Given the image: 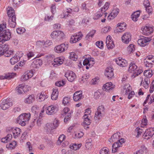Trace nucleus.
Masks as SVG:
<instances>
[{"mask_svg":"<svg viewBox=\"0 0 154 154\" xmlns=\"http://www.w3.org/2000/svg\"><path fill=\"white\" fill-rule=\"evenodd\" d=\"M6 25V23L0 24V45L5 41L9 40L11 38V34L9 30L5 29Z\"/></svg>","mask_w":154,"mask_h":154,"instance_id":"1","label":"nucleus"},{"mask_svg":"<svg viewBox=\"0 0 154 154\" xmlns=\"http://www.w3.org/2000/svg\"><path fill=\"white\" fill-rule=\"evenodd\" d=\"M31 114L30 113H23L21 114L17 118V121L21 126H25L28 123L30 119Z\"/></svg>","mask_w":154,"mask_h":154,"instance_id":"2","label":"nucleus"},{"mask_svg":"<svg viewBox=\"0 0 154 154\" xmlns=\"http://www.w3.org/2000/svg\"><path fill=\"white\" fill-rule=\"evenodd\" d=\"M128 71L129 72L133 73L131 77L134 78L140 74L143 71L141 69H138L137 66L134 63H131L130 64Z\"/></svg>","mask_w":154,"mask_h":154,"instance_id":"3","label":"nucleus"},{"mask_svg":"<svg viewBox=\"0 0 154 154\" xmlns=\"http://www.w3.org/2000/svg\"><path fill=\"white\" fill-rule=\"evenodd\" d=\"M104 109L103 106L101 105L98 107L94 117L96 121H98L104 116L105 114Z\"/></svg>","mask_w":154,"mask_h":154,"instance_id":"4","label":"nucleus"},{"mask_svg":"<svg viewBox=\"0 0 154 154\" xmlns=\"http://www.w3.org/2000/svg\"><path fill=\"white\" fill-rule=\"evenodd\" d=\"M58 110V108L57 106L51 105L46 108V112L49 115H52L55 114Z\"/></svg>","mask_w":154,"mask_h":154,"instance_id":"5","label":"nucleus"},{"mask_svg":"<svg viewBox=\"0 0 154 154\" xmlns=\"http://www.w3.org/2000/svg\"><path fill=\"white\" fill-rule=\"evenodd\" d=\"M68 48V44L66 43H64L56 46L54 48V50L56 52L60 53L67 50Z\"/></svg>","mask_w":154,"mask_h":154,"instance_id":"6","label":"nucleus"},{"mask_svg":"<svg viewBox=\"0 0 154 154\" xmlns=\"http://www.w3.org/2000/svg\"><path fill=\"white\" fill-rule=\"evenodd\" d=\"M154 134V128H149L146 129L143 135V137L148 140L151 138Z\"/></svg>","mask_w":154,"mask_h":154,"instance_id":"7","label":"nucleus"},{"mask_svg":"<svg viewBox=\"0 0 154 154\" xmlns=\"http://www.w3.org/2000/svg\"><path fill=\"white\" fill-rule=\"evenodd\" d=\"M151 40V38L145 37L143 36L140 37L137 41L138 44L141 46L144 47L148 44V42Z\"/></svg>","mask_w":154,"mask_h":154,"instance_id":"8","label":"nucleus"},{"mask_svg":"<svg viewBox=\"0 0 154 154\" xmlns=\"http://www.w3.org/2000/svg\"><path fill=\"white\" fill-rule=\"evenodd\" d=\"M13 105L12 102L10 101L8 99L2 100L0 103V107L3 110H6Z\"/></svg>","mask_w":154,"mask_h":154,"instance_id":"9","label":"nucleus"},{"mask_svg":"<svg viewBox=\"0 0 154 154\" xmlns=\"http://www.w3.org/2000/svg\"><path fill=\"white\" fill-rule=\"evenodd\" d=\"M7 130L9 131L11 133H13L14 137L15 138L18 137L21 132V129L17 128H14L9 127L7 128Z\"/></svg>","mask_w":154,"mask_h":154,"instance_id":"10","label":"nucleus"},{"mask_svg":"<svg viewBox=\"0 0 154 154\" xmlns=\"http://www.w3.org/2000/svg\"><path fill=\"white\" fill-rule=\"evenodd\" d=\"M83 35L80 32L78 34H75L71 37L70 42L71 43H75L80 40L82 38Z\"/></svg>","mask_w":154,"mask_h":154,"instance_id":"11","label":"nucleus"},{"mask_svg":"<svg viewBox=\"0 0 154 154\" xmlns=\"http://www.w3.org/2000/svg\"><path fill=\"white\" fill-rule=\"evenodd\" d=\"M65 77H66L69 81L72 82L76 78V75L75 73L72 71H68L65 74Z\"/></svg>","mask_w":154,"mask_h":154,"instance_id":"12","label":"nucleus"},{"mask_svg":"<svg viewBox=\"0 0 154 154\" xmlns=\"http://www.w3.org/2000/svg\"><path fill=\"white\" fill-rule=\"evenodd\" d=\"M141 30L144 35H148L153 32V27L149 26H146L142 27Z\"/></svg>","mask_w":154,"mask_h":154,"instance_id":"13","label":"nucleus"},{"mask_svg":"<svg viewBox=\"0 0 154 154\" xmlns=\"http://www.w3.org/2000/svg\"><path fill=\"white\" fill-rule=\"evenodd\" d=\"M131 35L128 32L125 33L122 37V42L124 43L127 44L131 41Z\"/></svg>","mask_w":154,"mask_h":154,"instance_id":"14","label":"nucleus"},{"mask_svg":"<svg viewBox=\"0 0 154 154\" xmlns=\"http://www.w3.org/2000/svg\"><path fill=\"white\" fill-rule=\"evenodd\" d=\"M114 87V85L111 82H109L104 85L102 88L104 91L109 92L113 90Z\"/></svg>","mask_w":154,"mask_h":154,"instance_id":"15","label":"nucleus"},{"mask_svg":"<svg viewBox=\"0 0 154 154\" xmlns=\"http://www.w3.org/2000/svg\"><path fill=\"white\" fill-rule=\"evenodd\" d=\"M27 86L24 85L23 84L20 85L16 88V91L19 94H23L27 92L28 90Z\"/></svg>","mask_w":154,"mask_h":154,"instance_id":"16","label":"nucleus"},{"mask_svg":"<svg viewBox=\"0 0 154 154\" xmlns=\"http://www.w3.org/2000/svg\"><path fill=\"white\" fill-rule=\"evenodd\" d=\"M116 63L120 66L125 67L127 65V62L125 59L121 57L115 59L114 60Z\"/></svg>","mask_w":154,"mask_h":154,"instance_id":"17","label":"nucleus"},{"mask_svg":"<svg viewBox=\"0 0 154 154\" xmlns=\"http://www.w3.org/2000/svg\"><path fill=\"white\" fill-rule=\"evenodd\" d=\"M63 35L64 33L60 31H54L51 33V37L53 38H61Z\"/></svg>","mask_w":154,"mask_h":154,"instance_id":"18","label":"nucleus"},{"mask_svg":"<svg viewBox=\"0 0 154 154\" xmlns=\"http://www.w3.org/2000/svg\"><path fill=\"white\" fill-rule=\"evenodd\" d=\"M33 72L32 70H30L28 72L24 73L21 76V80L22 81H25L31 78L33 75Z\"/></svg>","mask_w":154,"mask_h":154,"instance_id":"19","label":"nucleus"},{"mask_svg":"<svg viewBox=\"0 0 154 154\" xmlns=\"http://www.w3.org/2000/svg\"><path fill=\"white\" fill-rule=\"evenodd\" d=\"M111 37L110 35L107 36L106 39V44L109 49L112 48L115 46L113 42L111 39Z\"/></svg>","mask_w":154,"mask_h":154,"instance_id":"20","label":"nucleus"},{"mask_svg":"<svg viewBox=\"0 0 154 154\" xmlns=\"http://www.w3.org/2000/svg\"><path fill=\"white\" fill-rule=\"evenodd\" d=\"M82 91H79L75 92L73 96V99L75 101H77L83 98Z\"/></svg>","mask_w":154,"mask_h":154,"instance_id":"21","label":"nucleus"},{"mask_svg":"<svg viewBox=\"0 0 154 154\" xmlns=\"http://www.w3.org/2000/svg\"><path fill=\"white\" fill-rule=\"evenodd\" d=\"M105 75L108 79L112 78L114 75L112 68L110 67L107 68L105 70Z\"/></svg>","mask_w":154,"mask_h":154,"instance_id":"22","label":"nucleus"},{"mask_svg":"<svg viewBox=\"0 0 154 154\" xmlns=\"http://www.w3.org/2000/svg\"><path fill=\"white\" fill-rule=\"evenodd\" d=\"M42 61L41 59H38L34 60L32 63L31 66L32 67L38 68L42 65Z\"/></svg>","mask_w":154,"mask_h":154,"instance_id":"23","label":"nucleus"},{"mask_svg":"<svg viewBox=\"0 0 154 154\" xmlns=\"http://www.w3.org/2000/svg\"><path fill=\"white\" fill-rule=\"evenodd\" d=\"M63 61V60L60 57H57L55 58L53 62L52 63V64L54 67H57L61 64H62Z\"/></svg>","mask_w":154,"mask_h":154,"instance_id":"24","label":"nucleus"},{"mask_svg":"<svg viewBox=\"0 0 154 154\" xmlns=\"http://www.w3.org/2000/svg\"><path fill=\"white\" fill-rule=\"evenodd\" d=\"M119 11V9H118L116 8L113 10L110 14L108 16V20H110L114 18L117 15Z\"/></svg>","mask_w":154,"mask_h":154,"instance_id":"25","label":"nucleus"},{"mask_svg":"<svg viewBox=\"0 0 154 154\" xmlns=\"http://www.w3.org/2000/svg\"><path fill=\"white\" fill-rule=\"evenodd\" d=\"M9 25L12 28L15 27L16 25V16H13L12 17L9 18L8 21Z\"/></svg>","mask_w":154,"mask_h":154,"instance_id":"26","label":"nucleus"},{"mask_svg":"<svg viewBox=\"0 0 154 154\" xmlns=\"http://www.w3.org/2000/svg\"><path fill=\"white\" fill-rule=\"evenodd\" d=\"M52 123H48L44 127L45 131L47 133L49 132L50 131L54 129Z\"/></svg>","mask_w":154,"mask_h":154,"instance_id":"27","label":"nucleus"},{"mask_svg":"<svg viewBox=\"0 0 154 154\" xmlns=\"http://www.w3.org/2000/svg\"><path fill=\"white\" fill-rule=\"evenodd\" d=\"M126 24L124 23H119L117 24V31L121 32L124 31L126 29Z\"/></svg>","mask_w":154,"mask_h":154,"instance_id":"28","label":"nucleus"},{"mask_svg":"<svg viewBox=\"0 0 154 154\" xmlns=\"http://www.w3.org/2000/svg\"><path fill=\"white\" fill-rule=\"evenodd\" d=\"M150 83L149 78L148 77H146L144 79V80L143 82V80H142L141 85L146 89L148 88L149 85Z\"/></svg>","mask_w":154,"mask_h":154,"instance_id":"29","label":"nucleus"},{"mask_svg":"<svg viewBox=\"0 0 154 154\" xmlns=\"http://www.w3.org/2000/svg\"><path fill=\"white\" fill-rule=\"evenodd\" d=\"M58 89L57 88H55L53 89V92L52 93L51 98L53 100H56L58 96Z\"/></svg>","mask_w":154,"mask_h":154,"instance_id":"30","label":"nucleus"},{"mask_svg":"<svg viewBox=\"0 0 154 154\" xmlns=\"http://www.w3.org/2000/svg\"><path fill=\"white\" fill-rule=\"evenodd\" d=\"M7 14L9 18L12 17L13 16H15L14 10L10 7H8L7 8Z\"/></svg>","mask_w":154,"mask_h":154,"instance_id":"31","label":"nucleus"},{"mask_svg":"<svg viewBox=\"0 0 154 154\" xmlns=\"http://www.w3.org/2000/svg\"><path fill=\"white\" fill-rule=\"evenodd\" d=\"M7 49H9V45L7 44L0 46V56L3 55L5 50Z\"/></svg>","mask_w":154,"mask_h":154,"instance_id":"32","label":"nucleus"},{"mask_svg":"<svg viewBox=\"0 0 154 154\" xmlns=\"http://www.w3.org/2000/svg\"><path fill=\"white\" fill-rule=\"evenodd\" d=\"M35 100V98L34 95H32L29 96L25 100V102L26 103L30 104L33 102Z\"/></svg>","mask_w":154,"mask_h":154,"instance_id":"33","label":"nucleus"},{"mask_svg":"<svg viewBox=\"0 0 154 154\" xmlns=\"http://www.w3.org/2000/svg\"><path fill=\"white\" fill-rule=\"evenodd\" d=\"M104 12L102 11V9H100L99 11L96 13L93 17L94 20H97L100 17L103 15Z\"/></svg>","mask_w":154,"mask_h":154,"instance_id":"34","label":"nucleus"},{"mask_svg":"<svg viewBox=\"0 0 154 154\" xmlns=\"http://www.w3.org/2000/svg\"><path fill=\"white\" fill-rule=\"evenodd\" d=\"M12 137L11 134H8L6 137L2 139L1 142L4 143H7L11 140Z\"/></svg>","mask_w":154,"mask_h":154,"instance_id":"35","label":"nucleus"},{"mask_svg":"<svg viewBox=\"0 0 154 154\" xmlns=\"http://www.w3.org/2000/svg\"><path fill=\"white\" fill-rule=\"evenodd\" d=\"M121 146L118 141L115 143L112 146V152H115L117 151V149L119 147Z\"/></svg>","mask_w":154,"mask_h":154,"instance_id":"36","label":"nucleus"},{"mask_svg":"<svg viewBox=\"0 0 154 154\" xmlns=\"http://www.w3.org/2000/svg\"><path fill=\"white\" fill-rule=\"evenodd\" d=\"M140 12L138 11L134 12L131 15V18L134 21H137L138 20V18L140 16Z\"/></svg>","mask_w":154,"mask_h":154,"instance_id":"37","label":"nucleus"},{"mask_svg":"<svg viewBox=\"0 0 154 154\" xmlns=\"http://www.w3.org/2000/svg\"><path fill=\"white\" fill-rule=\"evenodd\" d=\"M96 31L95 30H92L85 37V38L86 40H88L90 38H92L95 33Z\"/></svg>","mask_w":154,"mask_h":154,"instance_id":"38","label":"nucleus"},{"mask_svg":"<svg viewBox=\"0 0 154 154\" xmlns=\"http://www.w3.org/2000/svg\"><path fill=\"white\" fill-rule=\"evenodd\" d=\"M83 117L84 119L83 125L87 126L89 125L91 123V120L89 119V117L86 116L85 117Z\"/></svg>","mask_w":154,"mask_h":154,"instance_id":"39","label":"nucleus"},{"mask_svg":"<svg viewBox=\"0 0 154 154\" xmlns=\"http://www.w3.org/2000/svg\"><path fill=\"white\" fill-rule=\"evenodd\" d=\"M16 145V142L15 141H13L12 142L6 145V147L9 149H12L14 148Z\"/></svg>","mask_w":154,"mask_h":154,"instance_id":"40","label":"nucleus"},{"mask_svg":"<svg viewBox=\"0 0 154 154\" xmlns=\"http://www.w3.org/2000/svg\"><path fill=\"white\" fill-rule=\"evenodd\" d=\"M8 50H5L4 55L6 57H10L13 54L14 51L12 50L9 51Z\"/></svg>","mask_w":154,"mask_h":154,"instance_id":"41","label":"nucleus"},{"mask_svg":"<svg viewBox=\"0 0 154 154\" xmlns=\"http://www.w3.org/2000/svg\"><path fill=\"white\" fill-rule=\"evenodd\" d=\"M100 154H109V149L106 147H103L100 150Z\"/></svg>","mask_w":154,"mask_h":154,"instance_id":"42","label":"nucleus"},{"mask_svg":"<svg viewBox=\"0 0 154 154\" xmlns=\"http://www.w3.org/2000/svg\"><path fill=\"white\" fill-rule=\"evenodd\" d=\"M19 58H17V56L15 55L14 57L11 59L10 60L11 63L12 65L14 64L19 60Z\"/></svg>","mask_w":154,"mask_h":154,"instance_id":"43","label":"nucleus"},{"mask_svg":"<svg viewBox=\"0 0 154 154\" xmlns=\"http://www.w3.org/2000/svg\"><path fill=\"white\" fill-rule=\"evenodd\" d=\"M48 96L47 95L44 94V93L43 92L42 93L39 95L38 99L39 100V101H42L45 99L48 98Z\"/></svg>","mask_w":154,"mask_h":154,"instance_id":"44","label":"nucleus"},{"mask_svg":"<svg viewBox=\"0 0 154 154\" xmlns=\"http://www.w3.org/2000/svg\"><path fill=\"white\" fill-rule=\"evenodd\" d=\"M81 146V144H77L75 143L73 144L72 145H70V148L72 149L76 150L78 149H79Z\"/></svg>","mask_w":154,"mask_h":154,"instance_id":"45","label":"nucleus"},{"mask_svg":"<svg viewBox=\"0 0 154 154\" xmlns=\"http://www.w3.org/2000/svg\"><path fill=\"white\" fill-rule=\"evenodd\" d=\"M69 57L71 60L75 61L77 60L78 58L77 55L73 52L71 53Z\"/></svg>","mask_w":154,"mask_h":154,"instance_id":"46","label":"nucleus"},{"mask_svg":"<svg viewBox=\"0 0 154 154\" xmlns=\"http://www.w3.org/2000/svg\"><path fill=\"white\" fill-rule=\"evenodd\" d=\"M145 65L147 67L151 68L153 66L152 62H151L150 61L145 60L144 61Z\"/></svg>","mask_w":154,"mask_h":154,"instance_id":"47","label":"nucleus"},{"mask_svg":"<svg viewBox=\"0 0 154 154\" xmlns=\"http://www.w3.org/2000/svg\"><path fill=\"white\" fill-rule=\"evenodd\" d=\"M86 5V4L85 3H82L81 5V9L83 11L88 13L89 12V10L87 8Z\"/></svg>","mask_w":154,"mask_h":154,"instance_id":"48","label":"nucleus"},{"mask_svg":"<svg viewBox=\"0 0 154 154\" xmlns=\"http://www.w3.org/2000/svg\"><path fill=\"white\" fill-rule=\"evenodd\" d=\"M127 49L130 53L133 52L135 50L134 45L133 44L129 45L127 48Z\"/></svg>","mask_w":154,"mask_h":154,"instance_id":"49","label":"nucleus"},{"mask_svg":"<svg viewBox=\"0 0 154 154\" xmlns=\"http://www.w3.org/2000/svg\"><path fill=\"white\" fill-rule=\"evenodd\" d=\"M119 137L118 134L117 133H115L113 134L112 136L111 137L110 139L109 140V141L110 142L111 141H115L117 139L118 137Z\"/></svg>","mask_w":154,"mask_h":154,"instance_id":"50","label":"nucleus"},{"mask_svg":"<svg viewBox=\"0 0 154 154\" xmlns=\"http://www.w3.org/2000/svg\"><path fill=\"white\" fill-rule=\"evenodd\" d=\"M65 136L63 134L60 135L58 138V140L57 141V143H60L65 139Z\"/></svg>","mask_w":154,"mask_h":154,"instance_id":"51","label":"nucleus"},{"mask_svg":"<svg viewBox=\"0 0 154 154\" xmlns=\"http://www.w3.org/2000/svg\"><path fill=\"white\" fill-rule=\"evenodd\" d=\"M109 3L106 2L104 5V6L100 9H102V11L104 12H105V11L107 10L109 7Z\"/></svg>","mask_w":154,"mask_h":154,"instance_id":"52","label":"nucleus"},{"mask_svg":"<svg viewBox=\"0 0 154 154\" xmlns=\"http://www.w3.org/2000/svg\"><path fill=\"white\" fill-rule=\"evenodd\" d=\"M66 115L64 119V121L65 123H66L70 119L71 117V114L70 112H69Z\"/></svg>","mask_w":154,"mask_h":154,"instance_id":"53","label":"nucleus"},{"mask_svg":"<svg viewBox=\"0 0 154 154\" xmlns=\"http://www.w3.org/2000/svg\"><path fill=\"white\" fill-rule=\"evenodd\" d=\"M138 151L143 154L144 152H146L147 151V148L145 146L142 145L141 146L140 149Z\"/></svg>","mask_w":154,"mask_h":154,"instance_id":"54","label":"nucleus"},{"mask_svg":"<svg viewBox=\"0 0 154 154\" xmlns=\"http://www.w3.org/2000/svg\"><path fill=\"white\" fill-rule=\"evenodd\" d=\"M25 31L26 29L23 27L19 28L17 29V33L20 34H23Z\"/></svg>","mask_w":154,"mask_h":154,"instance_id":"55","label":"nucleus"},{"mask_svg":"<svg viewBox=\"0 0 154 154\" xmlns=\"http://www.w3.org/2000/svg\"><path fill=\"white\" fill-rule=\"evenodd\" d=\"M96 45L98 47L102 49L103 48V42L102 41H97L96 42Z\"/></svg>","mask_w":154,"mask_h":154,"instance_id":"56","label":"nucleus"},{"mask_svg":"<svg viewBox=\"0 0 154 154\" xmlns=\"http://www.w3.org/2000/svg\"><path fill=\"white\" fill-rule=\"evenodd\" d=\"M44 48L52 44V42L49 40H47L46 41H43Z\"/></svg>","mask_w":154,"mask_h":154,"instance_id":"57","label":"nucleus"},{"mask_svg":"<svg viewBox=\"0 0 154 154\" xmlns=\"http://www.w3.org/2000/svg\"><path fill=\"white\" fill-rule=\"evenodd\" d=\"M70 101V98L69 97H64L63 100V103L64 105H66L69 103Z\"/></svg>","mask_w":154,"mask_h":154,"instance_id":"58","label":"nucleus"},{"mask_svg":"<svg viewBox=\"0 0 154 154\" xmlns=\"http://www.w3.org/2000/svg\"><path fill=\"white\" fill-rule=\"evenodd\" d=\"M147 120L146 118H143V119L141 121V127H144L145 126L147 125Z\"/></svg>","mask_w":154,"mask_h":154,"instance_id":"59","label":"nucleus"},{"mask_svg":"<svg viewBox=\"0 0 154 154\" xmlns=\"http://www.w3.org/2000/svg\"><path fill=\"white\" fill-rule=\"evenodd\" d=\"M53 125V126L54 128V129L57 128L59 125V121L55 119L53 122V123H52Z\"/></svg>","mask_w":154,"mask_h":154,"instance_id":"60","label":"nucleus"},{"mask_svg":"<svg viewBox=\"0 0 154 154\" xmlns=\"http://www.w3.org/2000/svg\"><path fill=\"white\" fill-rule=\"evenodd\" d=\"M91 113V111L90 109H88L85 110L84 113V115L83 116V117H85L86 116L89 117V115Z\"/></svg>","mask_w":154,"mask_h":154,"instance_id":"61","label":"nucleus"},{"mask_svg":"<svg viewBox=\"0 0 154 154\" xmlns=\"http://www.w3.org/2000/svg\"><path fill=\"white\" fill-rule=\"evenodd\" d=\"M36 45L38 47H42L44 48L43 41H37L36 42Z\"/></svg>","mask_w":154,"mask_h":154,"instance_id":"62","label":"nucleus"},{"mask_svg":"<svg viewBox=\"0 0 154 154\" xmlns=\"http://www.w3.org/2000/svg\"><path fill=\"white\" fill-rule=\"evenodd\" d=\"M65 84V82L63 80L61 81L57 82L55 83V85L58 87H61Z\"/></svg>","mask_w":154,"mask_h":154,"instance_id":"63","label":"nucleus"},{"mask_svg":"<svg viewBox=\"0 0 154 154\" xmlns=\"http://www.w3.org/2000/svg\"><path fill=\"white\" fill-rule=\"evenodd\" d=\"M151 60L152 62L154 63V56L151 55H149L147 57L145 60L150 61Z\"/></svg>","mask_w":154,"mask_h":154,"instance_id":"64","label":"nucleus"}]
</instances>
